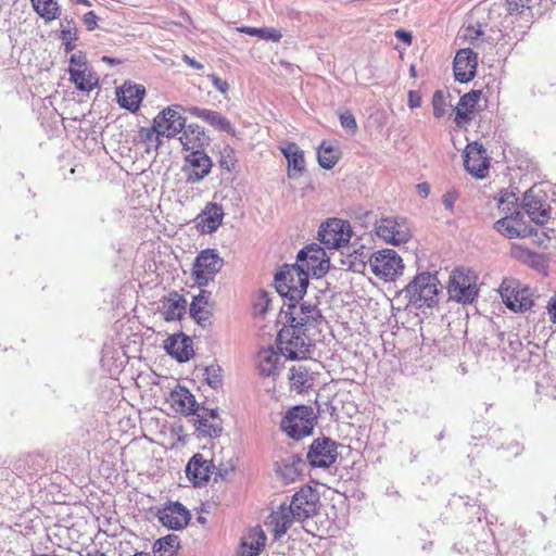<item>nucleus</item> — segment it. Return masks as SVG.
Returning <instances> with one entry per match:
<instances>
[{"label":"nucleus","mask_w":556,"mask_h":556,"mask_svg":"<svg viewBox=\"0 0 556 556\" xmlns=\"http://www.w3.org/2000/svg\"><path fill=\"white\" fill-rule=\"evenodd\" d=\"M421 104L420 96L417 91L408 92V106L412 109L418 108Z\"/></svg>","instance_id":"nucleus-54"},{"label":"nucleus","mask_w":556,"mask_h":556,"mask_svg":"<svg viewBox=\"0 0 556 556\" xmlns=\"http://www.w3.org/2000/svg\"><path fill=\"white\" fill-rule=\"evenodd\" d=\"M159 519L163 526L169 529L181 530L188 525L190 520V514L184 505L175 502L169 503L159 511Z\"/></svg>","instance_id":"nucleus-21"},{"label":"nucleus","mask_w":556,"mask_h":556,"mask_svg":"<svg viewBox=\"0 0 556 556\" xmlns=\"http://www.w3.org/2000/svg\"><path fill=\"white\" fill-rule=\"evenodd\" d=\"M315 418L312 407L300 405L286 413L280 427L290 438L300 440L312 433Z\"/></svg>","instance_id":"nucleus-7"},{"label":"nucleus","mask_w":556,"mask_h":556,"mask_svg":"<svg viewBox=\"0 0 556 556\" xmlns=\"http://www.w3.org/2000/svg\"><path fill=\"white\" fill-rule=\"evenodd\" d=\"M186 151L194 152L195 150L203 151L204 146L207 144V137L202 127L195 124H190L182 130L179 138Z\"/></svg>","instance_id":"nucleus-31"},{"label":"nucleus","mask_w":556,"mask_h":556,"mask_svg":"<svg viewBox=\"0 0 556 556\" xmlns=\"http://www.w3.org/2000/svg\"><path fill=\"white\" fill-rule=\"evenodd\" d=\"M517 198L514 193H505L500 200V208L505 214L504 217L495 222L494 228L507 238L527 237L531 235L522 224V213L516 205Z\"/></svg>","instance_id":"nucleus-4"},{"label":"nucleus","mask_w":556,"mask_h":556,"mask_svg":"<svg viewBox=\"0 0 556 556\" xmlns=\"http://www.w3.org/2000/svg\"><path fill=\"white\" fill-rule=\"evenodd\" d=\"M207 77L211 79V81L216 90H218L223 94L227 93V91L229 89V85L226 80L219 78L215 74H208Z\"/></svg>","instance_id":"nucleus-51"},{"label":"nucleus","mask_w":556,"mask_h":556,"mask_svg":"<svg viewBox=\"0 0 556 556\" xmlns=\"http://www.w3.org/2000/svg\"><path fill=\"white\" fill-rule=\"evenodd\" d=\"M154 122L156 124V129H159V134L162 137H174L178 132L185 129V118L178 111V106H169L159 113Z\"/></svg>","instance_id":"nucleus-19"},{"label":"nucleus","mask_w":556,"mask_h":556,"mask_svg":"<svg viewBox=\"0 0 556 556\" xmlns=\"http://www.w3.org/2000/svg\"><path fill=\"white\" fill-rule=\"evenodd\" d=\"M447 292L458 303H472L478 296L476 274L469 268H455L448 277Z\"/></svg>","instance_id":"nucleus-6"},{"label":"nucleus","mask_w":556,"mask_h":556,"mask_svg":"<svg viewBox=\"0 0 556 556\" xmlns=\"http://www.w3.org/2000/svg\"><path fill=\"white\" fill-rule=\"evenodd\" d=\"M296 264L309 276L321 278L325 276L329 268L330 262L326 256L325 250L317 245H307L298 253Z\"/></svg>","instance_id":"nucleus-10"},{"label":"nucleus","mask_w":556,"mask_h":556,"mask_svg":"<svg viewBox=\"0 0 556 556\" xmlns=\"http://www.w3.org/2000/svg\"><path fill=\"white\" fill-rule=\"evenodd\" d=\"M317 159L323 168L330 169L339 161V151L331 144L323 142L317 150Z\"/></svg>","instance_id":"nucleus-37"},{"label":"nucleus","mask_w":556,"mask_h":556,"mask_svg":"<svg viewBox=\"0 0 556 556\" xmlns=\"http://www.w3.org/2000/svg\"><path fill=\"white\" fill-rule=\"evenodd\" d=\"M167 402L175 412L185 415H193L197 413L195 399L193 394L185 387H177L170 391Z\"/></svg>","instance_id":"nucleus-26"},{"label":"nucleus","mask_w":556,"mask_h":556,"mask_svg":"<svg viewBox=\"0 0 556 556\" xmlns=\"http://www.w3.org/2000/svg\"><path fill=\"white\" fill-rule=\"evenodd\" d=\"M204 378L212 388H219L222 384V368L215 365L207 366L204 370Z\"/></svg>","instance_id":"nucleus-47"},{"label":"nucleus","mask_w":556,"mask_h":556,"mask_svg":"<svg viewBox=\"0 0 556 556\" xmlns=\"http://www.w3.org/2000/svg\"><path fill=\"white\" fill-rule=\"evenodd\" d=\"M281 355L273 348L261 350L257 354V368L263 376H274L280 366Z\"/></svg>","instance_id":"nucleus-33"},{"label":"nucleus","mask_w":556,"mask_h":556,"mask_svg":"<svg viewBox=\"0 0 556 556\" xmlns=\"http://www.w3.org/2000/svg\"><path fill=\"white\" fill-rule=\"evenodd\" d=\"M224 210L216 202H208L204 210L197 216V226L203 233L216 231L223 223Z\"/></svg>","instance_id":"nucleus-22"},{"label":"nucleus","mask_w":556,"mask_h":556,"mask_svg":"<svg viewBox=\"0 0 556 556\" xmlns=\"http://www.w3.org/2000/svg\"><path fill=\"white\" fill-rule=\"evenodd\" d=\"M210 293L201 291L199 295L194 296L190 304V314L200 325L208 323L211 312L208 307Z\"/></svg>","instance_id":"nucleus-35"},{"label":"nucleus","mask_w":556,"mask_h":556,"mask_svg":"<svg viewBox=\"0 0 556 556\" xmlns=\"http://www.w3.org/2000/svg\"><path fill=\"white\" fill-rule=\"evenodd\" d=\"M212 160L203 151L195 150L185 157L184 172L187 175V181L195 184L206 177L212 169Z\"/></svg>","instance_id":"nucleus-17"},{"label":"nucleus","mask_w":556,"mask_h":556,"mask_svg":"<svg viewBox=\"0 0 556 556\" xmlns=\"http://www.w3.org/2000/svg\"><path fill=\"white\" fill-rule=\"evenodd\" d=\"M308 275L295 264H286L275 275L277 291L292 300L302 299L308 286Z\"/></svg>","instance_id":"nucleus-5"},{"label":"nucleus","mask_w":556,"mask_h":556,"mask_svg":"<svg viewBox=\"0 0 556 556\" xmlns=\"http://www.w3.org/2000/svg\"><path fill=\"white\" fill-rule=\"evenodd\" d=\"M500 294L504 304L514 312H523L532 306L530 290L516 279H504Z\"/></svg>","instance_id":"nucleus-12"},{"label":"nucleus","mask_w":556,"mask_h":556,"mask_svg":"<svg viewBox=\"0 0 556 556\" xmlns=\"http://www.w3.org/2000/svg\"><path fill=\"white\" fill-rule=\"evenodd\" d=\"M223 265L224 260L218 255L216 250H203L194 260L192 277L199 286H206L222 269Z\"/></svg>","instance_id":"nucleus-11"},{"label":"nucleus","mask_w":556,"mask_h":556,"mask_svg":"<svg viewBox=\"0 0 556 556\" xmlns=\"http://www.w3.org/2000/svg\"><path fill=\"white\" fill-rule=\"evenodd\" d=\"M338 457V444L329 438L313 441L307 453V459L313 467L327 468Z\"/></svg>","instance_id":"nucleus-16"},{"label":"nucleus","mask_w":556,"mask_h":556,"mask_svg":"<svg viewBox=\"0 0 556 556\" xmlns=\"http://www.w3.org/2000/svg\"><path fill=\"white\" fill-rule=\"evenodd\" d=\"M194 415H197V417H198L197 422H198V428L200 430L206 431L205 429L208 428L210 430L207 432L210 435H213V433L215 435H217V433L220 431V428L217 425L210 424L208 417H207V409L202 408L201 413H199V410L197 409V413Z\"/></svg>","instance_id":"nucleus-46"},{"label":"nucleus","mask_w":556,"mask_h":556,"mask_svg":"<svg viewBox=\"0 0 556 556\" xmlns=\"http://www.w3.org/2000/svg\"><path fill=\"white\" fill-rule=\"evenodd\" d=\"M416 188L418 193L424 198H427L430 193V185L427 182H420Z\"/></svg>","instance_id":"nucleus-59"},{"label":"nucleus","mask_w":556,"mask_h":556,"mask_svg":"<svg viewBox=\"0 0 556 556\" xmlns=\"http://www.w3.org/2000/svg\"><path fill=\"white\" fill-rule=\"evenodd\" d=\"M237 30L240 33L250 35V36H255L261 39L271 40L275 42L279 41L282 37L281 33L276 28H268V27L256 28V27L242 26V27H238Z\"/></svg>","instance_id":"nucleus-41"},{"label":"nucleus","mask_w":556,"mask_h":556,"mask_svg":"<svg viewBox=\"0 0 556 556\" xmlns=\"http://www.w3.org/2000/svg\"><path fill=\"white\" fill-rule=\"evenodd\" d=\"M464 165L466 170L477 178H484L489 172L486 151L481 143H469L465 149Z\"/></svg>","instance_id":"nucleus-18"},{"label":"nucleus","mask_w":556,"mask_h":556,"mask_svg":"<svg viewBox=\"0 0 556 556\" xmlns=\"http://www.w3.org/2000/svg\"><path fill=\"white\" fill-rule=\"evenodd\" d=\"M266 535L260 526L249 529L241 538L239 554L240 556H258L261 549L265 546Z\"/></svg>","instance_id":"nucleus-25"},{"label":"nucleus","mask_w":556,"mask_h":556,"mask_svg":"<svg viewBox=\"0 0 556 556\" xmlns=\"http://www.w3.org/2000/svg\"><path fill=\"white\" fill-rule=\"evenodd\" d=\"M164 349L178 362L189 361L193 355L191 341L185 334H174L165 340Z\"/></svg>","instance_id":"nucleus-29"},{"label":"nucleus","mask_w":556,"mask_h":556,"mask_svg":"<svg viewBox=\"0 0 556 556\" xmlns=\"http://www.w3.org/2000/svg\"><path fill=\"white\" fill-rule=\"evenodd\" d=\"M189 112L202 121L206 122L208 125H211L214 129L224 131L228 135L233 136L236 134V130L233 126L231 125L230 121L227 119L224 115L216 111L202 109L198 106H192Z\"/></svg>","instance_id":"nucleus-28"},{"label":"nucleus","mask_w":556,"mask_h":556,"mask_svg":"<svg viewBox=\"0 0 556 556\" xmlns=\"http://www.w3.org/2000/svg\"><path fill=\"white\" fill-rule=\"evenodd\" d=\"M458 199V192L454 189L446 191L442 197V203L446 210L453 211L454 204Z\"/></svg>","instance_id":"nucleus-50"},{"label":"nucleus","mask_w":556,"mask_h":556,"mask_svg":"<svg viewBox=\"0 0 556 556\" xmlns=\"http://www.w3.org/2000/svg\"><path fill=\"white\" fill-rule=\"evenodd\" d=\"M370 252L364 248L354 250L349 254V268L355 273H362L369 266Z\"/></svg>","instance_id":"nucleus-39"},{"label":"nucleus","mask_w":556,"mask_h":556,"mask_svg":"<svg viewBox=\"0 0 556 556\" xmlns=\"http://www.w3.org/2000/svg\"><path fill=\"white\" fill-rule=\"evenodd\" d=\"M61 39L64 45L65 52H71L75 49L74 41L77 39L76 27L72 22H67L61 30Z\"/></svg>","instance_id":"nucleus-44"},{"label":"nucleus","mask_w":556,"mask_h":556,"mask_svg":"<svg viewBox=\"0 0 556 556\" xmlns=\"http://www.w3.org/2000/svg\"><path fill=\"white\" fill-rule=\"evenodd\" d=\"M351 233L349 222L332 218L321 224L318 239L327 249H339L350 241Z\"/></svg>","instance_id":"nucleus-13"},{"label":"nucleus","mask_w":556,"mask_h":556,"mask_svg":"<svg viewBox=\"0 0 556 556\" xmlns=\"http://www.w3.org/2000/svg\"><path fill=\"white\" fill-rule=\"evenodd\" d=\"M217 469V475L222 480H225L232 471L233 466L231 464L220 465Z\"/></svg>","instance_id":"nucleus-55"},{"label":"nucleus","mask_w":556,"mask_h":556,"mask_svg":"<svg viewBox=\"0 0 556 556\" xmlns=\"http://www.w3.org/2000/svg\"><path fill=\"white\" fill-rule=\"evenodd\" d=\"M78 1H79L80 3H83V4L89 5L88 0H78Z\"/></svg>","instance_id":"nucleus-64"},{"label":"nucleus","mask_w":556,"mask_h":556,"mask_svg":"<svg viewBox=\"0 0 556 556\" xmlns=\"http://www.w3.org/2000/svg\"><path fill=\"white\" fill-rule=\"evenodd\" d=\"M182 61L189 65L190 67L194 68V70H202L204 66L202 63L198 62L197 60H194L193 58L189 56L188 54H184L182 55Z\"/></svg>","instance_id":"nucleus-57"},{"label":"nucleus","mask_w":556,"mask_h":556,"mask_svg":"<svg viewBox=\"0 0 556 556\" xmlns=\"http://www.w3.org/2000/svg\"><path fill=\"white\" fill-rule=\"evenodd\" d=\"M319 495L311 486L302 488L293 496L289 506L281 505L267 518L266 525L271 528L275 539L281 538L293 521L303 522L312 518L318 510Z\"/></svg>","instance_id":"nucleus-1"},{"label":"nucleus","mask_w":556,"mask_h":556,"mask_svg":"<svg viewBox=\"0 0 556 556\" xmlns=\"http://www.w3.org/2000/svg\"><path fill=\"white\" fill-rule=\"evenodd\" d=\"M187 307V301L177 292H172L166 298L163 304V315L166 320H178L180 319Z\"/></svg>","instance_id":"nucleus-34"},{"label":"nucleus","mask_w":556,"mask_h":556,"mask_svg":"<svg viewBox=\"0 0 556 556\" xmlns=\"http://www.w3.org/2000/svg\"><path fill=\"white\" fill-rule=\"evenodd\" d=\"M97 20L98 17L92 11L87 12L83 18L88 30H93L97 27Z\"/></svg>","instance_id":"nucleus-53"},{"label":"nucleus","mask_w":556,"mask_h":556,"mask_svg":"<svg viewBox=\"0 0 556 556\" xmlns=\"http://www.w3.org/2000/svg\"><path fill=\"white\" fill-rule=\"evenodd\" d=\"M71 80L75 84L77 89L83 91L92 90L94 86L98 84V79L92 76L91 72L86 70H80L76 72H70Z\"/></svg>","instance_id":"nucleus-38"},{"label":"nucleus","mask_w":556,"mask_h":556,"mask_svg":"<svg viewBox=\"0 0 556 556\" xmlns=\"http://www.w3.org/2000/svg\"><path fill=\"white\" fill-rule=\"evenodd\" d=\"M70 62H71L70 72H76V71L88 68L86 56L81 51L73 53L71 55Z\"/></svg>","instance_id":"nucleus-48"},{"label":"nucleus","mask_w":556,"mask_h":556,"mask_svg":"<svg viewBox=\"0 0 556 556\" xmlns=\"http://www.w3.org/2000/svg\"><path fill=\"white\" fill-rule=\"evenodd\" d=\"M521 206L530 220L536 225H544L549 218L546 194L538 187H532L525 192Z\"/></svg>","instance_id":"nucleus-14"},{"label":"nucleus","mask_w":556,"mask_h":556,"mask_svg":"<svg viewBox=\"0 0 556 556\" xmlns=\"http://www.w3.org/2000/svg\"><path fill=\"white\" fill-rule=\"evenodd\" d=\"M207 417H211V418L215 419L217 417V414L213 409L212 410L207 409Z\"/></svg>","instance_id":"nucleus-62"},{"label":"nucleus","mask_w":556,"mask_h":556,"mask_svg":"<svg viewBox=\"0 0 556 556\" xmlns=\"http://www.w3.org/2000/svg\"><path fill=\"white\" fill-rule=\"evenodd\" d=\"M547 311L552 321L556 324V294L548 301Z\"/></svg>","instance_id":"nucleus-56"},{"label":"nucleus","mask_w":556,"mask_h":556,"mask_svg":"<svg viewBox=\"0 0 556 556\" xmlns=\"http://www.w3.org/2000/svg\"><path fill=\"white\" fill-rule=\"evenodd\" d=\"M155 552L160 556H174L179 547V540L177 535L170 534L159 539L155 544Z\"/></svg>","instance_id":"nucleus-42"},{"label":"nucleus","mask_w":556,"mask_h":556,"mask_svg":"<svg viewBox=\"0 0 556 556\" xmlns=\"http://www.w3.org/2000/svg\"><path fill=\"white\" fill-rule=\"evenodd\" d=\"M340 123L343 128L355 130L357 125L354 116L350 113H344L340 115Z\"/></svg>","instance_id":"nucleus-52"},{"label":"nucleus","mask_w":556,"mask_h":556,"mask_svg":"<svg viewBox=\"0 0 556 556\" xmlns=\"http://www.w3.org/2000/svg\"><path fill=\"white\" fill-rule=\"evenodd\" d=\"M369 268L379 279L393 281L404 269L403 260L391 249H383L370 254Z\"/></svg>","instance_id":"nucleus-9"},{"label":"nucleus","mask_w":556,"mask_h":556,"mask_svg":"<svg viewBox=\"0 0 556 556\" xmlns=\"http://www.w3.org/2000/svg\"><path fill=\"white\" fill-rule=\"evenodd\" d=\"M102 61L105 62V63H109V64H118L119 63V61H117L115 59H112L110 56H103Z\"/></svg>","instance_id":"nucleus-60"},{"label":"nucleus","mask_w":556,"mask_h":556,"mask_svg":"<svg viewBox=\"0 0 556 556\" xmlns=\"http://www.w3.org/2000/svg\"><path fill=\"white\" fill-rule=\"evenodd\" d=\"M35 11L45 20L51 21L58 17L59 5L54 0H30Z\"/></svg>","instance_id":"nucleus-40"},{"label":"nucleus","mask_w":556,"mask_h":556,"mask_svg":"<svg viewBox=\"0 0 556 556\" xmlns=\"http://www.w3.org/2000/svg\"><path fill=\"white\" fill-rule=\"evenodd\" d=\"M215 469L216 466L206 460L202 454H195L186 466V475L194 485H202L208 481Z\"/></svg>","instance_id":"nucleus-23"},{"label":"nucleus","mask_w":556,"mask_h":556,"mask_svg":"<svg viewBox=\"0 0 556 556\" xmlns=\"http://www.w3.org/2000/svg\"><path fill=\"white\" fill-rule=\"evenodd\" d=\"M144 94L146 89L143 86L131 85L127 83H125L116 91L118 104L122 108L129 110L130 112H136L139 110Z\"/></svg>","instance_id":"nucleus-24"},{"label":"nucleus","mask_w":556,"mask_h":556,"mask_svg":"<svg viewBox=\"0 0 556 556\" xmlns=\"http://www.w3.org/2000/svg\"><path fill=\"white\" fill-rule=\"evenodd\" d=\"M302 464V459L296 455H291L287 458L277 462V473L280 475L286 481H294L300 475L301 469L299 466Z\"/></svg>","instance_id":"nucleus-36"},{"label":"nucleus","mask_w":556,"mask_h":556,"mask_svg":"<svg viewBox=\"0 0 556 556\" xmlns=\"http://www.w3.org/2000/svg\"><path fill=\"white\" fill-rule=\"evenodd\" d=\"M280 151L288 161V176L291 179L299 178L305 167L304 153L294 142H288L280 147Z\"/></svg>","instance_id":"nucleus-27"},{"label":"nucleus","mask_w":556,"mask_h":556,"mask_svg":"<svg viewBox=\"0 0 556 556\" xmlns=\"http://www.w3.org/2000/svg\"><path fill=\"white\" fill-rule=\"evenodd\" d=\"M291 388L299 393L311 389L315 381V374L305 365H294L289 375Z\"/></svg>","instance_id":"nucleus-32"},{"label":"nucleus","mask_w":556,"mask_h":556,"mask_svg":"<svg viewBox=\"0 0 556 556\" xmlns=\"http://www.w3.org/2000/svg\"><path fill=\"white\" fill-rule=\"evenodd\" d=\"M162 135L159 134V129H156V124L153 122L152 127L141 128L139 131L140 141L146 143L147 152H150L151 149L156 150L161 144L160 137Z\"/></svg>","instance_id":"nucleus-43"},{"label":"nucleus","mask_w":556,"mask_h":556,"mask_svg":"<svg viewBox=\"0 0 556 556\" xmlns=\"http://www.w3.org/2000/svg\"><path fill=\"white\" fill-rule=\"evenodd\" d=\"M286 321L290 325H296L308 333L319 332V326L323 321L320 309L311 302L293 303L288 305L283 312Z\"/></svg>","instance_id":"nucleus-8"},{"label":"nucleus","mask_w":556,"mask_h":556,"mask_svg":"<svg viewBox=\"0 0 556 556\" xmlns=\"http://www.w3.org/2000/svg\"><path fill=\"white\" fill-rule=\"evenodd\" d=\"M81 556H106V555L104 553L96 552L94 554L87 553L86 555H81Z\"/></svg>","instance_id":"nucleus-61"},{"label":"nucleus","mask_w":556,"mask_h":556,"mask_svg":"<svg viewBox=\"0 0 556 556\" xmlns=\"http://www.w3.org/2000/svg\"><path fill=\"white\" fill-rule=\"evenodd\" d=\"M376 233L387 243L400 245L409 240L412 233L404 219L393 217L381 218L376 223Z\"/></svg>","instance_id":"nucleus-15"},{"label":"nucleus","mask_w":556,"mask_h":556,"mask_svg":"<svg viewBox=\"0 0 556 556\" xmlns=\"http://www.w3.org/2000/svg\"><path fill=\"white\" fill-rule=\"evenodd\" d=\"M296 325L283 326L277 334V348L281 355L288 359H304L311 353L313 345L312 337Z\"/></svg>","instance_id":"nucleus-2"},{"label":"nucleus","mask_w":556,"mask_h":556,"mask_svg":"<svg viewBox=\"0 0 556 556\" xmlns=\"http://www.w3.org/2000/svg\"><path fill=\"white\" fill-rule=\"evenodd\" d=\"M233 150L230 147H226L222 152L220 166L230 170L235 166V160L232 157Z\"/></svg>","instance_id":"nucleus-49"},{"label":"nucleus","mask_w":556,"mask_h":556,"mask_svg":"<svg viewBox=\"0 0 556 556\" xmlns=\"http://www.w3.org/2000/svg\"><path fill=\"white\" fill-rule=\"evenodd\" d=\"M455 79L459 83L470 81L477 71V55L470 49L459 50L453 64Z\"/></svg>","instance_id":"nucleus-20"},{"label":"nucleus","mask_w":556,"mask_h":556,"mask_svg":"<svg viewBox=\"0 0 556 556\" xmlns=\"http://www.w3.org/2000/svg\"><path fill=\"white\" fill-rule=\"evenodd\" d=\"M433 115L437 118L443 117L447 113L448 104L445 102L444 92L438 90L432 97Z\"/></svg>","instance_id":"nucleus-45"},{"label":"nucleus","mask_w":556,"mask_h":556,"mask_svg":"<svg viewBox=\"0 0 556 556\" xmlns=\"http://www.w3.org/2000/svg\"><path fill=\"white\" fill-rule=\"evenodd\" d=\"M132 556H151V554L149 553H144V552H140V553H136L135 555Z\"/></svg>","instance_id":"nucleus-63"},{"label":"nucleus","mask_w":556,"mask_h":556,"mask_svg":"<svg viewBox=\"0 0 556 556\" xmlns=\"http://www.w3.org/2000/svg\"><path fill=\"white\" fill-rule=\"evenodd\" d=\"M439 286L440 281L435 275L421 273L401 291V294L415 308L432 307L438 303Z\"/></svg>","instance_id":"nucleus-3"},{"label":"nucleus","mask_w":556,"mask_h":556,"mask_svg":"<svg viewBox=\"0 0 556 556\" xmlns=\"http://www.w3.org/2000/svg\"><path fill=\"white\" fill-rule=\"evenodd\" d=\"M480 97V90H471L460 97L458 104L455 108V123L457 125H463L471 121Z\"/></svg>","instance_id":"nucleus-30"},{"label":"nucleus","mask_w":556,"mask_h":556,"mask_svg":"<svg viewBox=\"0 0 556 556\" xmlns=\"http://www.w3.org/2000/svg\"><path fill=\"white\" fill-rule=\"evenodd\" d=\"M395 36L401 41L405 42L406 45H410L412 42V34L407 33L405 30H396Z\"/></svg>","instance_id":"nucleus-58"}]
</instances>
